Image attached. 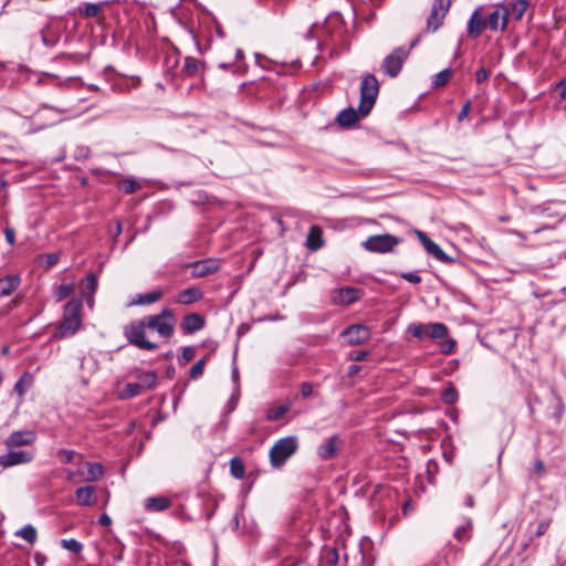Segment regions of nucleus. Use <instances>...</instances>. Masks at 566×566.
I'll list each match as a JSON object with an SVG mask.
<instances>
[{"label": "nucleus", "instance_id": "f257e3e1", "mask_svg": "<svg viewBox=\"0 0 566 566\" xmlns=\"http://www.w3.org/2000/svg\"><path fill=\"white\" fill-rule=\"evenodd\" d=\"M507 12L502 2L478 6L472 12L467 33L472 39H478L484 30L492 32H505L507 29Z\"/></svg>", "mask_w": 566, "mask_h": 566}, {"label": "nucleus", "instance_id": "f03ea898", "mask_svg": "<svg viewBox=\"0 0 566 566\" xmlns=\"http://www.w3.org/2000/svg\"><path fill=\"white\" fill-rule=\"evenodd\" d=\"M82 307L80 298H72L64 305L63 316L53 333V338L64 339L76 334L82 326Z\"/></svg>", "mask_w": 566, "mask_h": 566}, {"label": "nucleus", "instance_id": "7ed1b4c3", "mask_svg": "<svg viewBox=\"0 0 566 566\" xmlns=\"http://www.w3.org/2000/svg\"><path fill=\"white\" fill-rule=\"evenodd\" d=\"M298 446L300 442L296 436H287L276 440L269 452L271 465L281 469L296 453Z\"/></svg>", "mask_w": 566, "mask_h": 566}, {"label": "nucleus", "instance_id": "20e7f679", "mask_svg": "<svg viewBox=\"0 0 566 566\" xmlns=\"http://www.w3.org/2000/svg\"><path fill=\"white\" fill-rule=\"evenodd\" d=\"M359 91L360 101L358 111L363 117H366L371 112L379 93V83L376 76L373 74L365 75L361 80Z\"/></svg>", "mask_w": 566, "mask_h": 566}, {"label": "nucleus", "instance_id": "39448f33", "mask_svg": "<svg viewBox=\"0 0 566 566\" xmlns=\"http://www.w3.org/2000/svg\"><path fill=\"white\" fill-rule=\"evenodd\" d=\"M147 328L148 327L146 321L143 317L139 321H134L126 325L124 327V336L126 337L129 344L140 349L155 350L158 348V345L145 338Z\"/></svg>", "mask_w": 566, "mask_h": 566}, {"label": "nucleus", "instance_id": "423d86ee", "mask_svg": "<svg viewBox=\"0 0 566 566\" xmlns=\"http://www.w3.org/2000/svg\"><path fill=\"white\" fill-rule=\"evenodd\" d=\"M147 327L157 332L163 338H169L175 331L176 318L169 308H164L159 314L144 317Z\"/></svg>", "mask_w": 566, "mask_h": 566}, {"label": "nucleus", "instance_id": "0eeeda50", "mask_svg": "<svg viewBox=\"0 0 566 566\" xmlns=\"http://www.w3.org/2000/svg\"><path fill=\"white\" fill-rule=\"evenodd\" d=\"M400 239L386 233L368 237L363 243V248L369 252L387 253L391 252L398 245Z\"/></svg>", "mask_w": 566, "mask_h": 566}, {"label": "nucleus", "instance_id": "6e6552de", "mask_svg": "<svg viewBox=\"0 0 566 566\" xmlns=\"http://www.w3.org/2000/svg\"><path fill=\"white\" fill-rule=\"evenodd\" d=\"M409 55V51L405 48H396L390 54H388L381 64L382 72L389 77H396L400 73L403 63Z\"/></svg>", "mask_w": 566, "mask_h": 566}, {"label": "nucleus", "instance_id": "1a4fd4ad", "mask_svg": "<svg viewBox=\"0 0 566 566\" xmlns=\"http://www.w3.org/2000/svg\"><path fill=\"white\" fill-rule=\"evenodd\" d=\"M451 7V0H434L432 3L431 12L427 19V27L433 32L437 31L443 23V20Z\"/></svg>", "mask_w": 566, "mask_h": 566}, {"label": "nucleus", "instance_id": "9d476101", "mask_svg": "<svg viewBox=\"0 0 566 566\" xmlns=\"http://www.w3.org/2000/svg\"><path fill=\"white\" fill-rule=\"evenodd\" d=\"M342 336L349 345H361L370 338L371 332L364 324H353L342 332Z\"/></svg>", "mask_w": 566, "mask_h": 566}, {"label": "nucleus", "instance_id": "9b49d317", "mask_svg": "<svg viewBox=\"0 0 566 566\" xmlns=\"http://www.w3.org/2000/svg\"><path fill=\"white\" fill-rule=\"evenodd\" d=\"M417 238L423 245L424 250L428 254L432 255L436 260L442 262V263H451L453 262V259L449 256L439 244H437L434 241H432L424 232L417 231Z\"/></svg>", "mask_w": 566, "mask_h": 566}, {"label": "nucleus", "instance_id": "f8f14e48", "mask_svg": "<svg viewBox=\"0 0 566 566\" xmlns=\"http://www.w3.org/2000/svg\"><path fill=\"white\" fill-rule=\"evenodd\" d=\"M363 294L364 293L356 287H342L333 291L332 298L335 304L347 306L359 301Z\"/></svg>", "mask_w": 566, "mask_h": 566}, {"label": "nucleus", "instance_id": "ddd939ff", "mask_svg": "<svg viewBox=\"0 0 566 566\" xmlns=\"http://www.w3.org/2000/svg\"><path fill=\"white\" fill-rule=\"evenodd\" d=\"M188 268L191 270L192 277H203L216 273L220 269V261L218 259H205L190 263Z\"/></svg>", "mask_w": 566, "mask_h": 566}, {"label": "nucleus", "instance_id": "4468645a", "mask_svg": "<svg viewBox=\"0 0 566 566\" xmlns=\"http://www.w3.org/2000/svg\"><path fill=\"white\" fill-rule=\"evenodd\" d=\"M34 455L30 451L19 450L14 451L9 449V452L0 455V465L9 468L18 464L29 463L33 460Z\"/></svg>", "mask_w": 566, "mask_h": 566}, {"label": "nucleus", "instance_id": "2eb2a0df", "mask_svg": "<svg viewBox=\"0 0 566 566\" xmlns=\"http://www.w3.org/2000/svg\"><path fill=\"white\" fill-rule=\"evenodd\" d=\"M36 439V434L33 430H19L13 431L8 436L4 444L8 449H14L18 447H24L32 444Z\"/></svg>", "mask_w": 566, "mask_h": 566}, {"label": "nucleus", "instance_id": "dca6fc26", "mask_svg": "<svg viewBox=\"0 0 566 566\" xmlns=\"http://www.w3.org/2000/svg\"><path fill=\"white\" fill-rule=\"evenodd\" d=\"M340 447V437L338 434H333L317 447L316 454L322 460H328L336 457Z\"/></svg>", "mask_w": 566, "mask_h": 566}, {"label": "nucleus", "instance_id": "f3484780", "mask_svg": "<svg viewBox=\"0 0 566 566\" xmlns=\"http://www.w3.org/2000/svg\"><path fill=\"white\" fill-rule=\"evenodd\" d=\"M501 2L507 12V20L510 18L516 21L521 20L528 8L527 0H504Z\"/></svg>", "mask_w": 566, "mask_h": 566}, {"label": "nucleus", "instance_id": "a211bd4d", "mask_svg": "<svg viewBox=\"0 0 566 566\" xmlns=\"http://www.w3.org/2000/svg\"><path fill=\"white\" fill-rule=\"evenodd\" d=\"M170 506L171 500L167 496H150L144 503V507L148 512H164Z\"/></svg>", "mask_w": 566, "mask_h": 566}, {"label": "nucleus", "instance_id": "6ab92c4d", "mask_svg": "<svg viewBox=\"0 0 566 566\" xmlns=\"http://www.w3.org/2000/svg\"><path fill=\"white\" fill-rule=\"evenodd\" d=\"M360 117L363 116L358 109L356 111L353 107H348L338 113L336 122L340 127H352L359 120Z\"/></svg>", "mask_w": 566, "mask_h": 566}, {"label": "nucleus", "instance_id": "aec40b11", "mask_svg": "<svg viewBox=\"0 0 566 566\" xmlns=\"http://www.w3.org/2000/svg\"><path fill=\"white\" fill-rule=\"evenodd\" d=\"M205 326V319L201 315L192 313L184 317L181 327L186 333H195L202 329Z\"/></svg>", "mask_w": 566, "mask_h": 566}, {"label": "nucleus", "instance_id": "412c9836", "mask_svg": "<svg viewBox=\"0 0 566 566\" xmlns=\"http://www.w3.org/2000/svg\"><path fill=\"white\" fill-rule=\"evenodd\" d=\"M21 279L19 275L12 274L0 279V296L11 295L20 285Z\"/></svg>", "mask_w": 566, "mask_h": 566}, {"label": "nucleus", "instance_id": "4be33fe9", "mask_svg": "<svg viewBox=\"0 0 566 566\" xmlns=\"http://www.w3.org/2000/svg\"><path fill=\"white\" fill-rule=\"evenodd\" d=\"M76 503L82 506L95 504V489L93 486H82L75 492Z\"/></svg>", "mask_w": 566, "mask_h": 566}, {"label": "nucleus", "instance_id": "5701e85b", "mask_svg": "<svg viewBox=\"0 0 566 566\" xmlns=\"http://www.w3.org/2000/svg\"><path fill=\"white\" fill-rule=\"evenodd\" d=\"M323 232L318 226H312L306 238V247L311 251H317L323 247Z\"/></svg>", "mask_w": 566, "mask_h": 566}, {"label": "nucleus", "instance_id": "b1692460", "mask_svg": "<svg viewBox=\"0 0 566 566\" xmlns=\"http://www.w3.org/2000/svg\"><path fill=\"white\" fill-rule=\"evenodd\" d=\"M202 297V292L198 287H188L178 294L177 302L188 305L198 302Z\"/></svg>", "mask_w": 566, "mask_h": 566}, {"label": "nucleus", "instance_id": "393cba45", "mask_svg": "<svg viewBox=\"0 0 566 566\" xmlns=\"http://www.w3.org/2000/svg\"><path fill=\"white\" fill-rule=\"evenodd\" d=\"M163 294L160 291H154L145 294H137L130 302L129 305H150L161 298Z\"/></svg>", "mask_w": 566, "mask_h": 566}, {"label": "nucleus", "instance_id": "a878e982", "mask_svg": "<svg viewBox=\"0 0 566 566\" xmlns=\"http://www.w3.org/2000/svg\"><path fill=\"white\" fill-rule=\"evenodd\" d=\"M471 532L472 521L464 518L463 523L455 528L453 536L458 542L464 543L471 538Z\"/></svg>", "mask_w": 566, "mask_h": 566}, {"label": "nucleus", "instance_id": "bb28decb", "mask_svg": "<svg viewBox=\"0 0 566 566\" xmlns=\"http://www.w3.org/2000/svg\"><path fill=\"white\" fill-rule=\"evenodd\" d=\"M138 385H140V388L145 391L147 389H151L157 384V374L153 370L144 371L138 375Z\"/></svg>", "mask_w": 566, "mask_h": 566}, {"label": "nucleus", "instance_id": "cd10ccee", "mask_svg": "<svg viewBox=\"0 0 566 566\" xmlns=\"http://www.w3.org/2000/svg\"><path fill=\"white\" fill-rule=\"evenodd\" d=\"M449 329L443 323H429V337L432 339H443L448 336Z\"/></svg>", "mask_w": 566, "mask_h": 566}, {"label": "nucleus", "instance_id": "c85d7f7f", "mask_svg": "<svg viewBox=\"0 0 566 566\" xmlns=\"http://www.w3.org/2000/svg\"><path fill=\"white\" fill-rule=\"evenodd\" d=\"M15 535L27 541L29 544H34L38 538V533L34 526L28 524L15 532Z\"/></svg>", "mask_w": 566, "mask_h": 566}, {"label": "nucleus", "instance_id": "c756f323", "mask_svg": "<svg viewBox=\"0 0 566 566\" xmlns=\"http://www.w3.org/2000/svg\"><path fill=\"white\" fill-rule=\"evenodd\" d=\"M230 472L235 479H242L244 476L245 467L240 457H233L230 460Z\"/></svg>", "mask_w": 566, "mask_h": 566}, {"label": "nucleus", "instance_id": "7c9ffc66", "mask_svg": "<svg viewBox=\"0 0 566 566\" xmlns=\"http://www.w3.org/2000/svg\"><path fill=\"white\" fill-rule=\"evenodd\" d=\"M87 465V481H97L104 475V468L97 462H88Z\"/></svg>", "mask_w": 566, "mask_h": 566}, {"label": "nucleus", "instance_id": "2f4dec72", "mask_svg": "<svg viewBox=\"0 0 566 566\" xmlns=\"http://www.w3.org/2000/svg\"><path fill=\"white\" fill-rule=\"evenodd\" d=\"M407 332L418 339L429 337V324H410Z\"/></svg>", "mask_w": 566, "mask_h": 566}, {"label": "nucleus", "instance_id": "473e14b6", "mask_svg": "<svg viewBox=\"0 0 566 566\" xmlns=\"http://www.w3.org/2000/svg\"><path fill=\"white\" fill-rule=\"evenodd\" d=\"M143 391L138 382H127L119 396L122 399H129L140 395Z\"/></svg>", "mask_w": 566, "mask_h": 566}, {"label": "nucleus", "instance_id": "72a5a7b5", "mask_svg": "<svg viewBox=\"0 0 566 566\" xmlns=\"http://www.w3.org/2000/svg\"><path fill=\"white\" fill-rule=\"evenodd\" d=\"M60 259L59 253H44L38 255L39 264L44 269H50L55 265Z\"/></svg>", "mask_w": 566, "mask_h": 566}, {"label": "nucleus", "instance_id": "f704fd0d", "mask_svg": "<svg viewBox=\"0 0 566 566\" xmlns=\"http://www.w3.org/2000/svg\"><path fill=\"white\" fill-rule=\"evenodd\" d=\"M140 187H142L140 184L133 178H126V179L122 180L118 185V188L124 193H127V195L134 193L135 191L140 189Z\"/></svg>", "mask_w": 566, "mask_h": 566}, {"label": "nucleus", "instance_id": "c9c22d12", "mask_svg": "<svg viewBox=\"0 0 566 566\" xmlns=\"http://www.w3.org/2000/svg\"><path fill=\"white\" fill-rule=\"evenodd\" d=\"M290 410V405L284 403L276 408H271L266 411V418L271 421L279 420L281 417H283L287 411Z\"/></svg>", "mask_w": 566, "mask_h": 566}, {"label": "nucleus", "instance_id": "e433bc0d", "mask_svg": "<svg viewBox=\"0 0 566 566\" xmlns=\"http://www.w3.org/2000/svg\"><path fill=\"white\" fill-rule=\"evenodd\" d=\"M61 546L71 552V553H80L82 552L83 549V544L81 542H78L77 539L75 538H63L61 539Z\"/></svg>", "mask_w": 566, "mask_h": 566}, {"label": "nucleus", "instance_id": "4c0bfd02", "mask_svg": "<svg viewBox=\"0 0 566 566\" xmlns=\"http://www.w3.org/2000/svg\"><path fill=\"white\" fill-rule=\"evenodd\" d=\"M451 74H452V71L450 69H444V70L440 71L439 73H437L434 75L432 85L434 87L444 86L449 82Z\"/></svg>", "mask_w": 566, "mask_h": 566}, {"label": "nucleus", "instance_id": "58836bf2", "mask_svg": "<svg viewBox=\"0 0 566 566\" xmlns=\"http://www.w3.org/2000/svg\"><path fill=\"white\" fill-rule=\"evenodd\" d=\"M441 398L444 403L452 405L458 400V391L454 387L450 386L443 390Z\"/></svg>", "mask_w": 566, "mask_h": 566}, {"label": "nucleus", "instance_id": "ea45409f", "mask_svg": "<svg viewBox=\"0 0 566 566\" xmlns=\"http://www.w3.org/2000/svg\"><path fill=\"white\" fill-rule=\"evenodd\" d=\"M74 291V284H61L55 291L56 301L66 298Z\"/></svg>", "mask_w": 566, "mask_h": 566}, {"label": "nucleus", "instance_id": "a19ab883", "mask_svg": "<svg viewBox=\"0 0 566 566\" xmlns=\"http://www.w3.org/2000/svg\"><path fill=\"white\" fill-rule=\"evenodd\" d=\"M206 359L201 358L189 370V376L192 379H198L202 376L205 369Z\"/></svg>", "mask_w": 566, "mask_h": 566}, {"label": "nucleus", "instance_id": "79ce46f5", "mask_svg": "<svg viewBox=\"0 0 566 566\" xmlns=\"http://www.w3.org/2000/svg\"><path fill=\"white\" fill-rule=\"evenodd\" d=\"M551 524H552L551 517H544V518L539 520L536 525L534 536H536V537L543 536L548 531Z\"/></svg>", "mask_w": 566, "mask_h": 566}, {"label": "nucleus", "instance_id": "37998d69", "mask_svg": "<svg viewBox=\"0 0 566 566\" xmlns=\"http://www.w3.org/2000/svg\"><path fill=\"white\" fill-rule=\"evenodd\" d=\"M270 66H271V61L270 60H268L266 57L262 56L259 53L254 54L253 69L269 70Z\"/></svg>", "mask_w": 566, "mask_h": 566}, {"label": "nucleus", "instance_id": "c03bdc74", "mask_svg": "<svg viewBox=\"0 0 566 566\" xmlns=\"http://www.w3.org/2000/svg\"><path fill=\"white\" fill-rule=\"evenodd\" d=\"M76 455V452L73 450L61 449L57 451V458L62 463H71Z\"/></svg>", "mask_w": 566, "mask_h": 566}, {"label": "nucleus", "instance_id": "a18cd8bd", "mask_svg": "<svg viewBox=\"0 0 566 566\" xmlns=\"http://www.w3.org/2000/svg\"><path fill=\"white\" fill-rule=\"evenodd\" d=\"M101 6L97 3H86L84 7V13L87 17H97L101 12Z\"/></svg>", "mask_w": 566, "mask_h": 566}, {"label": "nucleus", "instance_id": "49530a36", "mask_svg": "<svg viewBox=\"0 0 566 566\" xmlns=\"http://www.w3.org/2000/svg\"><path fill=\"white\" fill-rule=\"evenodd\" d=\"M400 276L409 283L418 284L421 282V276L417 272H405Z\"/></svg>", "mask_w": 566, "mask_h": 566}, {"label": "nucleus", "instance_id": "de8ad7c7", "mask_svg": "<svg viewBox=\"0 0 566 566\" xmlns=\"http://www.w3.org/2000/svg\"><path fill=\"white\" fill-rule=\"evenodd\" d=\"M489 76H490V71L484 67L476 70L475 74H474L475 82L478 84L485 82L489 78Z\"/></svg>", "mask_w": 566, "mask_h": 566}, {"label": "nucleus", "instance_id": "09e8293b", "mask_svg": "<svg viewBox=\"0 0 566 566\" xmlns=\"http://www.w3.org/2000/svg\"><path fill=\"white\" fill-rule=\"evenodd\" d=\"M87 290L94 294L97 289V276L94 273H88L86 275Z\"/></svg>", "mask_w": 566, "mask_h": 566}, {"label": "nucleus", "instance_id": "8fccbe9b", "mask_svg": "<svg viewBox=\"0 0 566 566\" xmlns=\"http://www.w3.org/2000/svg\"><path fill=\"white\" fill-rule=\"evenodd\" d=\"M195 356H196V348L195 347L187 346V347L182 348L181 358L185 361L192 360L195 358Z\"/></svg>", "mask_w": 566, "mask_h": 566}, {"label": "nucleus", "instance_id": "3c124183", "mask_svg": "<svg viewBox=\"0 0 566 566\" xmlns=\"http://www.w3.org/2000/svg\"><path fill=\"white\" fill-rule=\"evenodd\" d=\"M300 394L302 398H308L313 394V386L310 382H302Z\"/></svg>", "mask_w": 566, "mask_h": 566}, {"label": "nucleus", "instance_id": "603ef678", "mask_svg": "<svg viewBox=\"0 0 566 566\" xmlns=\"http://www.w3.org/2000/svg\"><path fill=\"white\" fill-rule=\"evenodd\" d=\"M327 563L332 566H336L338 563V551L336 548L329 549L326 555Z\"/></svg>", "mask_w": 566, "mask_h": 566}, {"label": "nucleus", "instance_id": "864d4df0", "mask_svg": "<svg viewBox=\"0 0 566 566\" xmlns=\"http://www.w3.org/2000/svg\"><path fill=\"white\" fill-rule=\"evenodd\" d=\"M455 342L453 339H447L441 343V353L450 354L454 349Z\"/></svg>", "mask_w": 566, "mask_h": 566}, {"label": "nucleus", "instance_id": "5fc2aeb1", "mask_svg": "<svg viewBox=\"0 0 566 566\" xmlns=\"http://www.w3.org/2000/svg\"><path fill=\"white\" fill-rule=\"evenodd\" d=\"M185 70L188 74H195L197 72V64H196V61L192 60V59H186V62H185Z\"/></svg>", "mask_w": 566, "mask_h": 566}, {"label": "nucleus", "instance_id": "6e6d98bb", "mask_svg": "<svg viewBox=\"0 0 566 566\" xmlns=\"http://www.w3.org/2000/svg\"><path fill=\"white\" fill-rule=\"evenodd\" d=\"M90 156V148L86 146H81L76 149L75 158L76 159H86Z\"/></svg>", "mask_w": 566, "mask_h": 566}, {"label": "nucleus", "instance_id": "4d7b16f0", "mask_svg": "<svg viewBox=\"0 0 566 566\" xmlns=\"http://www.w3.org/2000/svg\"><path fill=\"white\" fill-rule=\"evenodd\" d=\"M4 235H6V241L10 244V245H13L15 243V231L14 229L12 228H7L4 230Z\"/></svg>", "mask_w": 566, "mask_h": 566}, {"label": "nucleus", "instance_id": "13d9d810", "mask_svg": "<svg viewBox=\"0 0 566 566\" xmlns=\"http://www.w3.org/2000/svg\"><path fill=\"white\" fill-rule=\"evenodd\" d=\"M470 107H471V103L470 102H467L462 106L461 111L458 114V122H462L468 116V114L470 112Z\"/></svg>", "mask_w": 566, "mask_h": 566}, {"label": "nucleus", "instance_id": "bf43d9fd", "mask_svg": "<svg viewBox=\"0 0 566 566\" xmlns=\"http://www.w3.org/2000/svg\"><path fill=\"white\" fill-rule=\"evenodd\" d=\"M544 471H545L544 462L542 460H536L533 465V472L537 475H543Z\"/></svg>", "mask_w": 566, "mask_h": 566}, {"label": "nucleus", "instance_id": "052dcab7", "mask_svg": "<svg viewBox=\"0 0 566 566\" xmlns=\"http://www.w3.org/2000/svg\"><path fill=\"white\" fill-rule=\"evenodd\" d=\"M557 91L560 96V98H566V77L560 80L557 84Z\"/></svg>", "mask_w": 566, "mask_h": 566}, {"label": "nucleus", "instance_id": "680f3d73", "mask_svg": "<svg viewBox=\"0 0 566 566\" xmlns=\"http://www.w3.org/2000/svg\"><path fill=\"white\" fill-rule=\"evenodd\" d=\"M98 523L103 526H108L112 523V518L104 513L98 517Z\"/></svg>", "mask_w": 566, "mask_h": 566}, {"label": "nucleus", "instance_id": "e2e57ef3", "mask_svg": "<svg viewBox=\"0 0 566 566\" xmlns=\"http://www.w3.org/2000/svg\"><path fill=\"white\" fill-rule=\"evenodd\" d=\"M361 367L359 365H350L348 367V375L349 376H355L356 374H358L360 371Z\"/></svg>", "mask_w": 566, "mask_h": 566}, {"label": "nucleus", "instance_id": "0e129e2a", "mask_svg": "<svg viewBox=\"0 0 566 566\" xmlns=\"http://www.w3.org/2000/svg\"><path fill=\"white\" fill-rule=\"evenodd\" d=\"M367 356H368V352H359V353H357V354L353 357V359H354L355 361H361V360H365Z\"/></svg>", "mask_w": 566, "mask_h": 566}, {"label": "nucleus", "instance_id": "69168bd1", "mask_svg": "<svg viewBox=\"0 0 566 566\" xmlns=\"http://www.w3.org/2000/svg\"><path fill=\"white\" fill-rule=\"evenodd\" d=\"M563 412H564V405L562 403V401H558V406H557V409L555 412L557 421L560 420Z\"/></svg>", "mask_w": 566, "mask_h": 566}, {"label": "nucleus", "instance_id": "338daca9", "mask_svg": "<svg viewBox=\"0 0 566 566\" xmlns=\"http://www.w3.org/2000/svg\"><path fill=\"white\" fill-rule=\"evenodd\" d=\"M340 32H342V27L339 25L338 31H334V32L329 33L331 41L336 42L337 38H339V35H340Z\"/></svg>", "mask_w": 566, "mask_h": 566}, {"label": "nucleus", "instance_id": "774afa93", "mask_svg": "<svg viewBox=\"0 0 566 566\" xmlns=\"http://www.w3.org/2000/svg\"><path fill=\"white\" fill-rule=\"evenodd\" d=\"M14 390L20 395H24V388L22 387L21 380L17 381L14 385Z\"/></svg>", "mask_w": 566, "mask_h": 566}]
</instances>
